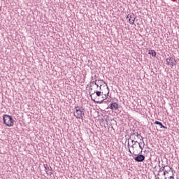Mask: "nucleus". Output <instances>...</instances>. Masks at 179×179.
<instances>
[{"instance_id": "nucleus-1", "label": "nucleus", "mask_w": 179, "mask_h": 179, "mask_svg": "<svg viewBox=\"0 0 179 179\" xmlns=\"http://www.w3.org/2000/svg\"><path fill=\"white\" fill-rule=\"evenodd\" d=\"M91 94V99L95 103H97L99 104H101V103H104L105 99H106L107 95L103 94L101 91H92V93H90Z\"/></svg>"}, {"instance_id": "nucleus-2", "label": "nucleus", "mask_w": 179, "mask_h": 179, "mask_svg": "<svg viewBox=\"0 0 179 179\" xmlns=\"http://www.w3.org/2000/svg\"><path fill=\"white\" fill-rule=\"evenodd\" d=\"M76 111H74V116L78 120H83L85 115V108L83 106H76Z\"/></svg>"}, {"instance_id": "nucleus-3", "label": "nucleus", "mask_w": 179, "mask_h": 179, "mask_svg": "<svg viewBox=\"0 0 179 179\" xmlns=\"http://www.w3.org/2000/svg\"><path fill=\"white\" fill-rule=\"evenodd\" d=\"M3 124H5V125H6L7 127H13V125L15 124V123L13 122V117H12V116L9 115H3Z\"/></svg>"}, {"instance_id": "nucleus-4", "label": "nucleus", "mask_w": 179, "mask_h": 179, "mask_svg": "<svg viewBox=\"0 0 179 179\" xmlns=\"http://www.w3.org/2000/svg\"><path fill=\"white\" fill-rule=\"evenodd\" d=\"M166 64L171 66V68H173V66H176L177 64V62L176 61V59L173 57H169L166 59Z\"/></svg>"}, {"instance_id": "nucleus-5", "label": "nucleus", "mask_w": 179, "mask_h": 179, "mask_svg": "<svg viewBox=\"0 0 179 179\" xmlns=\"http://www.w3.org/2000/svg\"><path fill=\"white\" fill-rule=\"evenodd\" d=\"M135 162H138V163H141L145 160V155H138L137 157L134 158Z\"/></svg>"}, {"instance_id": "nucleus-6", "label": "nucleus", "mask_w": 179, "mask_h": 179, "mask_svg": "<svg viewBox=\"0 0 179 179\" xmlns=\"http://www.w3.org/2000/svg\"><path fill=\"white\" fill-rule=\"evenodd\" d=\"M135 135H136V136H137V138H138V139H139L140 138H141L140 139V141H142V142H143V146H145V141H143V137H142V136H141V134H138V133H136V134L133 133L132 134H131L129 139H131V138H134V136H135Z\"/></svg>"}, {"instance_id": "nucleus-7", "label": "nucleus", "mask_w": 179, "mask_h": 179, "mask_svg": "<svg viewBox=\"0 0 179 179\" xmlns=\"http://www.w3.org/2000/svg\"><path fill=\"white\" fill-rule=\"evenodd\" d=\"M109 108L115 111L118 108V103H117L116 102L110 103Z\"/></svg>"}, {"instance_id": "nucleus-8", "label": "nucleus", "mask_w": 179, "mask_h": 179, "mask_svg": "<svg viewBox=\"0 0 179 179\" xmlns=\"http://www.w3.org/2000/svg\"><path fill=\"white\" fill-rule=\"evenodd\" d=\"M165 171H171L172 176H174L175 171L173 170V169L169 166H165Z\"/></svg>"}, {"instance_id": "nucleus-9", "label": "nucleus", "mask_w": 179, "mask_h": 179, "mask_svg": "<svg viewBox=\"0 0 179 179\" xmlns=\"http://www.w3.org/2000/svg\"><path fill=\"white\" fill-rule=\"evenodd\" d=\"M156 125H159L160 128H164V129H167V127L163 125V124L159 121H155L154 122Z\"/></svg>"}, {"instance_id": "nucleus-10", "label": "nucleus", "mask_w": 179, "mask_h": 179, "mask_svg": "<svg viewBox=\"0 0 179 179\" xmlns=\"http://www.w3.org/2000/svg\"><path fill=\"white\" fill-rule=\"evenodd\" d=\"M165 169H166V166H164L162 168V171H164V176H165V177H167V176H169V174H171V171H166Z\"/></svg>"}, {"instance_id": "nucleus-11", "label": "nucleus", "mask_w": 179, "mask_h": 179, "mask_svg": "<svg viewBox=\"0 0 179 179\" xmlns=\"http://www.w3.org/2000/svg\"><path fill=\"white\" fill-rule=\"evenodd\" d=\"M135 17H133L132 15L129 16V23H130V24H134V22H135Z\"/></svg>"}, {"instance_id": "nucleus-12", "label": "nucleus", "mask_w": 179, "mask_h": 179, "mask_svg": "<svg viewBox=\"0 0 179 179\" xmlns=\"http://www.w3.org/2000/svg\"><path fill=\"white\" fill-rule=\"evenodd\" d=\"M103 80H96L94 81V85H99V86H103Z\"/></svg>"}, {"instance_id": "nucleus-13", "label": "nucleus", "mask_w": 179, "mask_h": 179, "mask_svg": "<svg viewBox=\"0 0 179 179\" xmlns=\"http://www.w3.org/2000/svg\"><path fill=\"white\" fill-rule=\"evenodd\" d=\"M44 167H45V173H47V174H50V175L52 174V172L48 173V170H50L48 168V165H44Z\"/></svg>"}, {"instance_id": "nucleus-14", "label": "nucleus", "mask_w": 179, "mask_h": 179, "mask_svg": "<svg viewBox=\"0 0 179 179\" xmlns=\"http://www.w3.org/2000/svg\"><path fill=\"white\" fill-rule=\"evenodd\" d=\"M94 86V81L91 82V85L90 86V93L93 92V88L92 87Z\"/></svg>"}, {"instance_id": "nucleus-15", "label": "nucleus", "mask_w": 179, "mask_h": 179, "mask_svg": "<svg viewBox=\"0 0 179 179\" xmlns=\"http://www.w3.org/2000/svg\"><path fill=\"white\" fill-rule=\"evenodd\" d=\"M148 54H150V55H152V57H156V51L155 50H150Z\"/></svg>"}, {"instance_id": "nucleus-16", "label": "nucleus", "mask_w": 179, "mask_h": 179, "mask_svg": "<svg viewBox=\"0 0 179 179\" xmlns=\"http://www.w3.org/2000/svg\"><path fill=\"white\" fill-rule=\"evenodd\" d=\"M131 143H133V145H131V148L134 149L135 147L134 146V145H136V143H138V142L137 141H135V140H131Z\"/></svg>"}, {"instance_id": "nucleus-17", "label": "nucleus", "mask_w": 179, "mask_h": 179, "mask_svg": "<svg viewBox=\"0 0 179 179\" xmlns=\"http://www.w3.org/2000/svg\"><path fill=\"white\" fill-rule=\"evenodd\" d=\"M166 177H168V179H174V175H172V176L166 175Z\"/></svg>"}, {"instance_id": "nucleus-18", "label": "nucleus", "mask_w": 179, "mask_h": 179, "mask_svg": "<svg viewBox=\"0 0 179 179\" xmlns=\"http://www.w3.org/2000/svg\"><path fill=\"white\" fill-rule=\"evenodd\" d=\"M138 143V146H139L140 149H141V150H143V148L141 145L142 142H140V143Z\"/></svg>"}, {"instance_id": "nucleus-19", "label": "nucleus", "mask_w": 179, "mask_h": 179, "mask_svg": "<svg viewBox=\"0 0 179 179\" xmlns=\"http://www.w3.org/2000/svg\"><path fill=\"white\" fill-rule=\"evenodd\" d=\"M94 85H96L97 89H99L100 85L99 84H94Z\"/></svg>"}, {"instance_id": "nucleus-20", "label": "nucleus", "mask_w": 179, "mask_h": 179, "mask_svg": "<svg viewBox=\"0 0 179 179\" xmlns=\"http://www.w3.org/2000/svg\"><path fill=\"white\" fill-rule=\"evenodd\" d=\"M99 90H100L99 92H101V85H99Z\"/></svg>"}, {"instance_id": "nucleus-21", "label": "nucleus", "mask_w": 179, "mask_h": 179, "mask_svg": "<svg viewBox=\"0 0 179 179\" xmlns=\"http://www.w3.org/2000/svg\"><path fill=\"white\" fill-rule=\"evenodd\" d=\"M129 153H131V155H132V152H131L130 149H129Z\"/></svg>"}, {"instance_id": "nucleus-22", "label": "nucleus", "mask_w": 179, "mask_h": 179, "mask_svg": "<svg viewBox=\"0 0 179 179\" xmlns=\"http://www.w3.org/2000/svg\"><path fill=\"white\" fill-rule=\"evenodd\" d=\"M106 89H107L108 91V87H107ZM108 93H110V92H108V94H107L108 95Z\"/></svg>"}, {"instance_id": "nucleus-23", "label": "nucleus", "mask_w": 179, "mask_h": 179, "mask_svg": "<svg viewBox=\"0 0 179 179\" xmlns=\"http://www.w3.org/2000/svg\"><path fill=\"white\" fill-rule=\"evenodd\" d=\"M159 171H163V169H162V168L159 169Z\"/></svg>"}, {"instance_id": "nucleus-24", "label": "nucleus", "mask_w": 179, "mask_h": 179, "mask_svg": "<svg viewBox=\"0 0 179 179\" xmlns=\"http://www.w3.org/2000/svg\"><path fill=\"white\" fill-rule=\"evenodd\" d=\"M128 147H129V143H128Z\"/></svg>"}, {"instance_id": "nucleus-25", "label": "nucleus", "mask_w": 179, "mask_h": 179, "mask_svg": "<svg viewBox=\"0 0 179 179\" xmlns=\"http://www.w3.org/2000/svg\"><path fill=\"white\" fill-rule=\"evenodd\" d=\"M128 17H129V15H127V19H128Z\"/></svg>"}, {"instance_id": "nucleus-26", "label": "nucleus", "mask_w": 179, "mask_h": 179, "mask_svg": "<svg viewBox=\"0 0 179 179\" xmlns=\"http://www.w3.org/2000/svg\"><path fill=\"white\" fill-rule=\"evenodd\" d=\"M134 139H136V138L134 137Z\"/></svg>"}, {"instance_id": "nucleus-27", "label": "nucleus", "mask_w": 179, "mask_h": 179, "mask_svg": "<svg viewBox=\"0 0 179 179\" xmlns=\"http://www.w3.org/2000/svg\"><path fill=\"white\" fill-rule=\"evenodd\" d=\"M50 170H52V168H50Z\"/></svg>"}, {"instance_id": "nucleus-28", "label": "nucleus", "mask_w": 179, "mask_h": 179, "mask_svg": "<svg viewBox=\"0 0 179 179\" xmlns=\"http://www.w3.org/2000/svg\"><path fill=\"white\" fill-rule=\"evenodd\" d=\"M165 179H167V178L165 177Z\"/></svg>"}]
</instances>
